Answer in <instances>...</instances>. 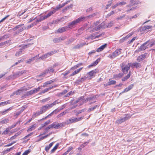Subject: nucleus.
Segmentation results:
<instances>
[{"mask_svg":"<svg viewBox=\"0 0 155 155\" xmlns=\"http://www.w3.org/2000/svg\"><path fill=\"white\" fill-rule=\"evenodd\" d=\"M96 97V96L90 97L84 100V97L82 96L79 97L77 100L75 101L74 102L76 103L80 102V105H82L84 103H86L88 101H89V102H91V104L93 103L96 101H94Z\"/></svg>","mask_w":155,"mask_h":155,"instance_id":"nucleus-1","label":"nucleus"},{"mask_svg":"<svg viewBox=\"0 0 155 155\" xmlns=\"http://www.w3.org/2000/svg\"><path fill=\"white\" fill-rule=\"evenodd\" d=\"M86 18V17H84V16L81 17L71 22L68 23V26H67V27H68V30H69V28H71L72 27H74L77 23L84 21Z\"/></svg>","mask_w":155,"mask_h":155,"instance_id":"nucleus-2","label":"nucleus"},{"mask_svg":"<svg viewBox=\"0 0 155 155\" xmlns=\"http://www.w3.org/2000/svg\"><path fill=\"white\" fill-rule=\"evenodd\" d=\"M121 49H117L114 52H113L111 54H110L108 57L111 59H113L117 57L119 54L121 53Z\"/></svg>","mask_w":155,"mask_h":155,"instance_id":"nucleus-3","label":"nucleus"},{"mask_svg":"<svg viewBox=\"0 0 155 155\" xmlns=\"http://www.w3.org/2000/svg\"><path fill=\"white\" fill-rule=\"evenodd\" d=\"M131 66V64L128 63L127 65H125V64L123 63L121 65V69L123 72L124 74H127Z\"/></svg>","mask_w":155,"mask_h":155,"instance_id":"nucleus-4","label":"nucleus"},{"mask_svg":"<svg viewBox=\"0 0 155 155\" xmlns=\"http://www.w3.org/2000/svg\"><path fill=\"white\" fill-rule=\"evenodd\" d=\"M131 117V116L129 114H126L124 117H121L120 119H118L116 121V123L118 124H121L125 121L128 120Z\"/></svg>","mask_w":155,"mask_h":155,"instance_id":"nucleus-5","label":"nucleus"},{"mask_svg":"<svg viewBox=\"0 0 155 155\" xmlns=\"http://www.w3.org/2000/svg\"><path fill=\"white\" fill-rule=\"evenodd\" d=\"M81 117L78 118H71L67 120L66 122L64 123L65 125L66 124H68L78 122L80 121L82 119Z\"/></svg>","mask_w":155,"mask_h":155,"instance_id":"nucleus-6","label":"nucleus"},{"mask_svg":"<svg viewBox=\"0 0 155 155\" xmlns=\"http://www.w3.org/2000/svg\"><path fill=\"white\" fill-rule=\"evenodd\" d=\"M52 128H55L56 129L60 128V127H63L65 126V123H59L54 122L51 124Z\"/></svg>","mask_w":155,"mask_h":155,"instance_id":"nucleus-7","label":"nucleus"},{"mask_svg":"<svg viewBox=\"0 0 155 155\" xmlns=\"http://www.w3.org/2000/svg\"><path fill=\"white\" fill-rule=\"evenodd\" d=\"M54 69H53V67H50L48 68V69L45 70L43 72L41 73L39 75L37 76V77H39L42 76L43 75L46 74L47 73H52L54 72Z\"/></svg>","mask_w":155,"mask_h":155,"instance_id":"nucleus-8","label":"nucleus"},{"mask_svg":"<svg viewBox=\"0 0 155 155\" xmlns=\"http://www.w3.org/2000/svg\"><path fill=\"white\" fill-rule=\"evenodd\" d=\"M149 41H148L141 45V46L138 48V51H144L146 48L149 47V45H147L149 42Z\"/></svg>","mask_w":155,"mask_h":155,"instance_id":"nucleus-9","label":"nucleus"},{"mask_svg":"<svg viewBox=\"0 0 155 155\" xmlns=\"http://www.w3.org/2000/svg\"><path fill=\"white\" fill-rule=\"evenodd\" d=\"M48 107H42L39 111L36 112L33 116L36 117L39 116L40 114L44 113L48 109Z\"/></svg>","mask_w":155,"mask_h":155,"instance_id":"nucleus-10","label":"nucleus"},{"mask_svg":"<svg viewBox=\"0 0 155 155\" xmlns=\"http://www.w3.org/2000/svg\"><path fill=\"white\" fill-rule=\"evenodd\" d=\"M62 109H63V108H58L57 109H56L54 111H53L51 113H50V114L48 115L47 117H45L44 118V119H46L47 118H48L49 116H52L54 114H57L58 112L60 111V110H61Z\"/></svg>","mask_w":155,"mask_h":155,"instance_id":"nucleus-11","label":"nucleus"},{"mask_svg":"<svg viewBox=\"0 0 155 155\" xmlns=\"http://www.w3.org/2000/svg\"><path fill=\"white\" fill-rule=\"evenodd\" d=\"M139 2L138 0H130V4L127 6V7H131L138 4Z\"/></svg>","mask_w":155,"mask_h":155,"instance_id":"nucleus-12","label":"nucleus"},{"mask_svg":"<svg viewBox=\"0 0 155 155\" xmlns=\"http://www.w3.org/2000/svg\"><path fill=\"white\" fill-rule=\"evenodd\" d=\"M40 89V87H39L37 88H35L34 90H32L28 92V95H31L33 94L37 93Z\"/></svg>","mask_w":155,"mask_h":155,"instance_id":"nucleus-13","label":"nucleus"},{"mask_svg":"<svg viewBox=\"0 0 155 155\" xmlns=\"http://www.w3.org/2000/svg\"><path fill=\"white\" fill-rule=\"evenodd\" d=\"M147 55L146 53H144L143 54H142L139 56L137 59V60L139 62L142 61L143 59H144Z\"/></svg>","mask_w":155,"mask_h":155,"instance_id":"nucleus-14","label":"nucleus"},{"mask_svg":"<svg viewBox=\"0 0 155 155\" xmlns=\"http://www.w3.org/2000/svg\"><path fill=\"white\" fill-rule=\"evenodd\" d=\"M131 64V66L132 68H137L141 67V64L140 63L135 62L132 63H129Z\"/></svg>","mask_w":155,"mask_h":155,"instance_id":"nucleus-15","label":"nucleus"},{"mask_svg":"<svg viewBox=\"0 0 155 155\" xmlns=\"http://www.w3.org/2000/svg\"><path fill=\"white\" fill-rule=\"evenodd\" d=\"M68 30V27H67V26H65L59 28L57 32L59 33H62Z\"/></svg>","mask_w":155,"mask_h":155,"instance_id":"nucleus-16","label":"nucleus"},{"mask_svg":"<svg viewBox=\"0 0 155 155\" xmlns=\"http://www.w3.org/2000/svg\"><path fill=\"white\" fill-rule=\"evenodd\" d=\"M98 72V71L97 69H95L94 70H93L89 72H88L87 73L88 75H89L91 77L94 74H96Z\"/></svg>","mask_w":155,"mask_h":155,"instance_id":"nucleus-17","label":"nucleus"},{"mask_svg":"<svg viewBox=\"0 0 155 155\" xmlns=\"http://www.w3.org/2000/svg\"><path fill=\"white\" fill-rule=\"evenodd\" d=\"M57 52V51H51L49 52H48V53L45 54L44 55L45 56V57L46 58H48L49 56H51V55L54 54L55 53H56Z\"/></svg>","mask_w":155,"mask_h":155,"instance_id":"nucleus-18","label":"nucleus"},{"mask_svg":"<svg viewBox=\"0 0 155 155\" xmlns=\"http://www.w3.org/2000/svg\"><path fill=\"white\" fill-rule=\"evenodd\" d=\"M107 46V44H105L104 45L101 46L98 48L96 50L97 52H100L103 51Z\"/></svg>","mask_w":155,"mask_h":155,"instance_id":"nucleus-19","label":"nucleus"},{"mask_svg":"<svg viewBox=\"0 0 155 155\" xmlns=\"http://www.w3.org/2000/svg\"><path fill=\"white\" fill-rule=\"evenodd\" d=\"M61 102V101L59 100H57L54 101L53 103L48 105L47 107H52L53 106L55 105L56 104H58ZM43 107H47L46 106H44Z\"/></svg>","mask_w":155,"mask_h":155,"instance_id":"nucleus-20","label":"nucleus"},{"mask_svg":"<svg viewBox=\"0 0 155 155\" xmlns=\"http://www.w3.org/2000/svg\"><path fill=\"white\" fill-rule=\"evenodd\" d=\"M45 19V16H41L36 19V21L37 22H39Z\"/></svg>","mask_w":155,"mask_h":155,"instance_id":"nucleus-21","label":"nucleus"},{"mask_svg":"<svg viewBox=\"0 0 155 155\" xmlns=\"http://www.w3.org/2000/svg\"><path fill=\"white\" fill-rule=\"evenodd\" d=\"M55 86H52V87H50L48 88H46L42 91L39 94H44L46 92H48L49 90L51 89L53 87H55Z\"/></svg>","mask_w":155,"mask_h":155,"instance_id":"nucleus-22","label":"nucleus"},{"mask_svg":"<svg viewBox=\"0 0 155 155\" xmlns=\"http://www.w3.org/2000/svg\"><path fill=\"white\" fill-rule=\"evenodd\" d=\"M130 74H131V71H130L129 72L128 74L127 75H126L122 79V81H124L125 80L128 79L130 77Z\"/></svg>","mask_w":155,"mask_h":155,"instance_id":"nucleus-23","label":"nucleus"},{"mask_svg":"<svg viewBox=\"0 0 155 155\" xmlns=\"http://www.w3.org/2000/svg\"><path fill=\"white\" fill-rule=\"evenodd\" d=\"M55 12L54 11H50L49 12V13L46 15H45L44 16L45 18V19L48 18L51 15L54 14Z\"/></svg>","mask_w":155,"mask_h":155,"instance_id":"nucleus-24","label":"nucleus"},{"mask_svg":"<svg viewBox=\"0 0 155 155\" xmlns=\"http://www.w3.org/2000/svg\"><path fill=\"white\" fill-rule=\"evenodd\" d=\"M152 26L150 25L145 26L142 28V30L143 31H147V30L151 28Z\"/></svg>","mask_w":155,"mask_h":155,"instance_id":"nucleus-25","label":"nucleus"},{"mask_svg":"<svg viewBox=\"0 0 155 155\" xmlns=\"http://www.w3.org/2000/svg\"><path fill=\"white\" fill-rule=\"evenodd\" d=\"M123 74L122 73H120L118 74H115L114 75V77L115 79L120 78L122 77L123 75Z\"/></svg>","mask_w":155,"mask_h":155,"instance_id":"nucleus-26","label":"nucleus"},{"mask_svg":"<svg viewBox=\"0 0 155 155\" xmlns=\"http://www.w3.org/2000/svg\"><path fill=\"white\" fill-rule=\"evenodd\" d=\"M12 109V108H11V107H9L8 109L6 110H5L3 111H1L0 112V113L2 115H4L6 113L8 112V111H9L10 110H11Z\"/></svg>","mask_w":155,"mask_h":155,"instance_id":"nucleus-27","label":"nucleus"},{"mask_svg":"<svg viewBox=\"0 0 155 155\" xmlns=\"http://www.w3.org/2000/svg\"><path fill=\"white\" fill-rule=\"evenodd\" d=\"M75 39H76L75 38H71L66 42V44L67 45L69 44L74 42L75 40Z\"/></svg>","mask_w":155,"mask_h":155,"instance_id":"nucleus-28","label":"nucleus"},{"mask_svg":"<svg viewBox=\"0 0 155 155\" xmlns=\"http://www.w3.org/2000/svg\"><path fill=\"white\" fill-rule=\"evenodd\" d=\"M69 110L68 109H67L66 110H65L64 111L62 112L61 113V114H59L58 115V117H61V116H63V115L65 114H66L68 113L69 111Z\"/></svg>","mask_w":155,"mask_h":155,"instance_id":"nucleus-29","label":"nucleus"},{"mask_svg":"<svg viewBox=\"0 0 155 155\" xmlns=\"http://www.w3.org/2000/svg\"><path fill=\"white\" fill-rule=\"evenodd\" d=\"M23 74L22 71H19L14 74V76L16 77H18L21 76Z\"/></svg>","mask_w":155,"mask_h":155,"instance_id":"nucleus-30","label":"nucleus"},{"mask_svg":"<svg viewBox=\"0 0 155 155\" xmlns=\"http://www.w3.org/2000/svg\"><path fill=\"white\" fill-rule=\"evenodd\" d=\"M59 145V143H57L55 145V146L54 147V148L51 150V153H54V151L57 149L58 146Z\"/></svg>","mask_w":155,"mask_h":155,"instance_id":"nucleus-31","label":"nucleus"},{"mask_svg":"<svg viewBox=\"0 0 155 155\" xmlns=\"http://www.w3.org/2000/svg\"><path fill=\"white\" fill-rule=\"evenodd\" d=\"M25 107H23L19 111H18L16 113V115L17 116H18L19 115H20L21 113L23 111V110L25 109Z\"/></svg>","mask_w":155,"mask_h":155,"instance_id":"nucleus-32","label":"nucleus"},{"mask_svg":"<svg viewBox=\"0 0 155 155\" xmlns=\"http://www.w3.org/2000/svg\"><path fill=\"white\" fill-rule=\"evenodd\" d=\"M72 6L73 5L71 4L69 6L66 7L63 9V11L64 12L66 11L67 10L69 9L70 8H72Z\"/></svg>","mask_w":155,"mask_h":155,"instance_id":"nucleus-33","label":"nucleus"},{"mask_svg":"<svg viewBox=\"0 0 155 155\" xmlns=\"http://www.w3.org/2000/svg\"><path fill=\"white\" fill-rule=\"evenodd\" d=\"M55 80L54 79H53L52 80H50L49 81H48L46 82H45L44 84H45V85L47 84H51L53 82H55Z\"/></svg>","mask_w":155,"mask_h":155,"instance_id":"nucleus-34","label":"nucleus"},{"mask_svg":"<svg viewBox=\"0 0 155 155\" xmlns=\"http://www.w3.org/2000/svg\"><path fill=\"white\" fill-rule=\"evenodd\" d=\"M134 84H131L128 87L126 88H125V91H130V90H131L134 87Z\"/></svg>","mask_w":155,"mask_h":155,"instance_id":"nucleus-35","label":"nucleus"},{"mask_svg":"<svg viewBox=\"0 0 155 155\" xmlns=\"http://www.w3.org/2000/svg\"><path fill=\"white\" fill-rule=\"evenodd\" d=\"M35 59V57H32L31 58L26 61V63L28 64H30L31 61Z\"/></svg>","mask_w":155,"mask_h":155,"instance_id":"nucleus-36","label":"nucleus"},{"mask_svg":"<svg viewBox=\"0 0 155 155\" xmlns=\"http://www.w3.org/2000/svg\"><path fill=\"white\" fill-rule=\"evenodd\" d=\"M100 25L101 28L105 29L107 28V25L103 22Z\"/></svg>","mask_w":155,"mask_h":155,"instance_id":"nucleus-37","label":"nucleus"},{"mask_svg":"<svg viewBox=\"0 0 155 155\" xmlns=\"http://www.w3.org/2000/svg\"><path fill=\"white\" fill-rule=\"evenodd\" d=\"M9 121V119H5L1 121V123L2 124H5L8 123Z\"/></svg>","mask_w":155,"mask_h":155,"instance_id":"nucleus-38","label":"nucleus"},{"mask_svg":"<svg viewBox=\"0 0 155 155\" xmlns=\"http://www.w3.org/2000/svg\"><path fill=\"white\" fill-rule=\"evenodd\" d=\"M10 103L9 101H8L5 102L0 103V106H4L6 105V104H9Z\"/></svg>","mask_w":155,"mask_h":155,"instance_id":"nucleus-39","label":"nucleus"},{"mask_svg":"<svg viewBox=\"0 0 155 155\" xmlns=\"http://www.w3.org/2000/svg\"><path fill=\"white\" fill-rule=\"evenodd\" d=\"M33 44V43H28L27 45H23L22 46L21 48H22V49H25V48H27L29 47L30 45H31Z\"/></svg>","mask_w":155,"mask_h":155,"instance_id":"nucleus-40","label":"nucleus"},{"mask_svg":"<svg viewBox=\"0 0 155 155\" xmlns=\"http://www.w3.org/2000/svg\"><path fill=\"white\" fill-rule=\"evenodd\" d=\"M50 122V120H48L44 124H42V127H44L46 126V125H48Z\"/></svg>","mask_w":155,"mask_h":155,"instance_id":"nucleus-41","label":"nucleus"},{"mask_svg":"<svg viewBox=\"0 0 155 155\" xmlns=\"http://www.w3.org/2000/svg\"><path fill=\"white\" fill-rule=\"evenodd\" d=\"M51 128L53 129L51 124L49 125L48 127L45 128V130H46V132H48L49 131V130Z\"/></svg>","mask_w":155,"mask_h":155,"instance_id":"nucleus-42","label":"nucleus"},{"mask_svg":"<svg viewBox=\"0 0 155 155\" xmlns=\"http://www.w3.org/2000/svg\"><path fill=\"white\" fill-rule=\"evenodd\" d=\"M109 81L108 82L109 84L110 85L114 84L116 83V81H115L112 80L110 81V79H109Z\"/></svg>","mask_w":155,"mask_h":155,"instance_id":"nucleus-43","label":"nucleus"},{"mask_svg":"<svg viewBox=\"0 0 155 155\" xmlns=\"http://www.w3.org/2000/svg\"><path fill=\"white\" fill-rule=\"evenodd\" d=\"M101 28V27L100 26V25L97 27H95L94 28H93V31H97L98 30H100Z\"/></svg>","mask_w":155,"mask_h":155,"instance_id":"nucleus-44","label":"nucleus"},{"mask_svg":"<svg viewBox=\"0 0 155 155\" xmlns=\"http://www.w3.org/2000/svg\"><path fill=\"white\" fill-rule=\"evenodd\" d=\"M53 41L55 43H58L61 41V38H54L53 39Z\"/></svg>","mask_w":155,"mask_h":155,"instance_id":"nucleus-45","label":"nucleus"},{"mask_svg":"<svg viewBox=\"0 0 155 155\" xmlns=\"http://www.w3.org/2000/svg\"><path fill=\"white\" fill-rule=\"evenodd\" d=\"M23 25H24L22 24V25H17L15 27H14V28H13L12 29L13 30H14V31H15L17 29L21 27Z\"/></svg>","mask_w":155,"mask_h":155,"instance_id":"nucleus-46","label":"nucleus"},{"mask_svg":"<svg viewBox=\"0 0 155 155\" xmlns=\"http://www.w3.org/2000/svg\"><path fill=\"white\" fill-rule=\"evenodd\" d=\"M101 60L100 58H98L97 60H96L95 61H94L93 63L94 64V65L95 66L97 64L98 62L100 61Z\"/></svg>","mask_w":155,"mask_h":155,"instance_id":"nucleus-47","label":"nucleus"},{"mask_svg":"<svg viewBox=\"0 0 155 155\" xmlns=\"http://www.w3.org/2000/svg\"><path fill=\"white\" fill-rule=\"evenodd\" d=\"M34 125H33L29 127V128L27 130V131H30L33 130L34 129Z\"/></svg>","mask_w":155,"mask_h":155,"instance_id":"nucleus-48","label":"nucleus"},{"mask_svg":"<svg viewBox=\"0 0 155 155\" xmlns=\"http://www.w3.org/2000/svg\"><path fill=\"white\" fill-rule=\"evenodd\" d=\"M22 52V51L21 50H20L19 51L17 52L15 55L16 56H19L21 55Z\"/></svg>","mask_w":155,"mask_h":155,"instance_id":"nucleus-49","label":"nucleus"},{"mask_svg":"<svg viewBox=\"0 0 155 155\" xmlns=\"http://www.w3.org/2000/svg\"><path fill=\"white\" fill-rule=\"evenodd\" d=\"M68 92V91L66 90H64L63 91L59 93V96L65 94Z\"/></svg>","mask_w":155,"mask_h":155,"instance_id":"nucleus-50","label":"nucleus"},{"mask_svg":"<svg viewBox=\"0 0 155 155\" xmlns=\"http://www.w3.org/2000/svg\"><path fill=\"white\" fill-rule=\"evenodd\" d=\"M30 152V149L25 151L22 155H27Z\"/></svg>","mask_w":155,"mask_h":155,"instance_id":"nucleus-51","label":"nucleus"},{"mask_svg":"<svg viewBox=\"0 0 155 155\" xmlns=\"http://www.w3.org/2000/svg\"><path fill=\"white\" fill-rule=\"evenodd\" d=\"M137 37H134L130 41H128V43L129 44H131V43L133 42L135 40V39Z\"/></svg>","mask_w":155,"mask_h":155,"instance_id":"nucleus-52","label":"nucleus"},{"mask_svg":"<svg viewBox=\"0 0 155 155\" xmlns=\"http://www.w3.org/2000/svg\"><path fill=\"white\" fill-rule=\"evenodd\" d=\"M16 94L17 95H19L22 92V90L19 89L15 91Z\"/></svg>","mask_w":155,"mask_h":155,"instance_id":"nucleus-53","label":"nucleus"},{"mask_svg":"<svg viewBox=\"0 0 155 155\" xmlns=\"http://www.w3.org/2000/svg\"><path fill=\"white\" fill-rule=\"evenodd\" d=\"M115 13L114 11H112L110 12L107 15V17H109L110 16L112 15Z\"/></svg>","mask_w":155,"mask_h":155,"instance_id":"nucleus-54","label":"nucleus"},{"mask_svg":"<svg viewBox=\"0 0 155 155\" xmlns=\"http://www.w3.org/2000/svg\"><path fill=\"white\" fill-rule=\"evenodd\" d=\"M79 72L77 70H75L74 72H73L71 75V76H72L75 75V74L78 73Z\"/></svg>","mask_w":155,"mask_h":155,"instance_id":"nucleus-55","label":"nucleus"},{"mask_svg":"<svg viewBox=\"0 0 155 155\" xmlns=\"http://www.w3.org/2000/svg\"><path fill=\"white\" fill-rule=\"evenodd\" d=\"M114 24V23L113 21H111L107 25V28H110Z\"/></svg>","mask_w":155,"mask_h":155,"instance_id":"nucleus-56","label":"nucleus"},{"mask_svg":"<svg viewBox=\"0 0 155 155\" xmlns=\"http://www.w3.org/2000/svg\"><path fill=\"white\" fill-rule=\"evenodd\" d=\"M70 72V71H67V72L65 73H62V74H61V75H63L64 76V78H65V77ZM66 78H67L66 77Z\"/></svg>","mask_w":155,"mask_h":155,"instance_id":"nucleus-57","label":"nucleus"},{"mask_svg":"<svg viewBox=\"0 0 155 155\" xmlns=\"http://www.w3.org/2000/svg\"><path fill=\"white\" fill-rule=\"evenodd\" d=\"M79 44H77L76 45H75V46H74L73 48V49H79L80 48V46H79Z\"/></svg>","mask_w":155,"mask_h":155,"instance_id":"nucleus-58","label":"nucleus"},{"mask_svg":"<svg viewBox=\"0 0 155 155\" xmlns=\"http://www.w3.org/2000/svg\"><path fill=\"white\" fill-rule=\"evenodd\" d=\"M36 23L35 22H34L33 23L29 25L28 26V28H29L32 27L34 25H36Z\"/></svg>","mask_w":155,"mask_h":155,"instance_id":"nucleus-59","label":"nucleus"},{"mask_svg":"<svg viewBox=\"0 0 155 155\" xmlns=\"http://www.w3.org/2000/svg\"><path fill=\"white\" fill-rule=\"evenodd\" d=\"M84 29V27H82L78 29V31L80 34L81 33V31H83Z\"/></svg>","mask_w":155,"mask_h":155,"instance_id":"nucleus-60","label":"nucleus"},{"mask_svg":"<svg viewBox=\"0 0 155 155\" xmlns=\"http://www.w3.org/2000/svg\"><path fill=\"white\" fill-rule=\"evenodd\" d=\"M79 67V65L77 64V65H75L73 67L71 68V70H74L77 69V68Z\"/></svg>","mask_w":155,"mask_h":155,"instance_id":"nucleus-61","label":"nucleus"},{"mask_svg":"<svg viewBox=\"0 0 155 155\" xmlns=\"http://www.w3.org/2000/svg\"><path fill=\"white\" fill-rule=\"evenodd\" d=\"M126 4V2L124 1H123L122 2H120L119 3H118V4L119 5H125Z\"/></svg>","mask_w":155,"mask_h":155,"instance_id":"nucleus-62","label":"nucleus"},{"mask_svg":"<svg viewBox=\"0 0 155 155\" xmlns=\"http://www.w3.org/2000/svg\"><path fill=\"white\" fill-rule=\"evenodd\" d=\"M108 3L109 4L106 5V9H107L108 8H109V7L111 5V4L112 3V1H109L108 2Z\"/></svg>","mask_w":155,"mask_h":155,"instance_id":"nucleus-63","label":"nucleus"},{"mask_svg":"<svg viewBox=\"0 0 155 155\" xmlns=\"http://www.w3.org/2000/svg\"><path fill=\"white\" fill-rule=\"evenodd\" d=\"M92 10H93V9H92V7H90L89 8L87 9L86 11L87 12H88L92 11Z\"/></svg>","mask_w":155,"mask_h":155,"instance_id":"nucleus-64","label":"nucleus"}]
</instances>
